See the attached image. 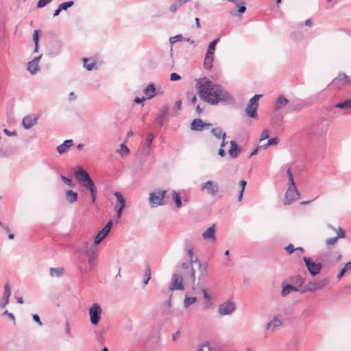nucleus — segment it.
<instances>
[{"label": "nucleus", "mask_w": 351, "mask_h": 351, "mask_svg": "<svg viewBox=\"0 0 351 351\" xmlns=\"http://www.w3.org/2000/svg\"><path fill=\"white\" fill-rule=\"evenodd\" d=\"M197 88L201 99L210 105H217L220 101H234L233 97L223 86L209 80L204 78L197 82Z\"/></svg>", "instance_id": "1"}, {"label": "nucleus", "mask_w": 351, "mask_h": 351, "mask_svg": "<svg viewBox=\"0 0 351 351\" xmlns=\"http://www.w3.org/2000/svg\"><path fill=\"white\" fill-rule=\"evenodd\" d=\"M75 176L78 180L80 185L87 189L89 191L96 189L88 173L82 167L78 168V169L75 172Z\"/></svg>", "instance_id": "2"}, {"label": "nucleus", "mask_w": 351, "mask_h": 351, "mask_svg": "<svg viewBox=\"0 0 351 351\" xmlns=\"http://www.w3.org/2000/svg\"><path fill=\"white\" fill-rule=\"evenodd\" d=\"M166 190H155L154 192L149 193V202L152 208H155L159 206L165 204L164 200L166 195Z\"/></svg>", "instance_id": "3"}, {"label": "nucleus", "mask_w": 351, "mask_h": 351, "mask_svg": "<svg viewBox=\"0 0 351 351\" xmlns=\"http://www.w3.org/2000/svg\"><path fill=\"white\" fill-rule=\"evenodd\" d=\"M263 97V95H255L249 101L245 109L246 114L251 118L256 119L258 117L257 108L258 107V99Z\"/></svg>", "instance_id": "4"}, {"label": "nucleus", "mask_w": 351, "mask_h": 351, "mask_svg": "<svg viewBox=\"0 0 351 351\" xmlns=\"http://www.w3.org/2000/svg\"><path fill=\"white\" fill-rule=\"evenodd\" d=\"M200 190L211 197H216L219 194V186L215 181L208 180L201 184Z\"/></svg>", "instance_id": "5"}, {"label": "nucleus", "mask_w": 351, "mask_h": 351, "mask_svg": "<svg viewBox=\"0 0 351 351\" xmlns=\"http://www.w3.org/2000/svg\"><path fill=\"white\" fill-rule=\"evenodd\" d=\"M304 262L305 265L310 273V274L314 277L319 274L322 268V264L319 263H316L313 261V259L310 257L304 256L303 257Z\"/></svg>", "instance_id": "6"}, {"label": "nucleus", "mask_w": 351, "mask_h": 351, "mask_svg": "<svg viewBox=\"0 0 351 351\" xmlns=\"http://www.w3.org/2000/svg\"><path fill=\"white\" fill-rule=\"evenodd\" d=\"M328 283L329 280L328 278L310 281L305 285V290L311 292H315L317 290L322 289L326 287Z\"/></svg>", "instance_id": "7"}, {"label": "nucleus", "mask_w": 351, "mask_h": 351, "mask_svg": "<svg viewBox=\"0 0 351 351\" xmlns=\"http://www.w3.org/2000/svg\"><path fill=\"white\" fill-rule=\"evenodd\" d=\"M90 320L93 325L96 326L100 319L101 315V308L100 306L95 303L89 308Z\"/></svg>", "instance_id": "8"}, {"label": "nucleus", "mask_w": 351, "mask_h": 351, "mask_svg": "<svg viewBox=\"0 0 351 351\" xmlns=\"http://www.w3.org/2000/svg\"><path fill=\"white\" fill-rule=\"evenodd\" d=\"M300 197V194L296 189L295 185L289 186L286 193H285V199L284 201V204H291L294 201L297 200Z\"/></svg>", "instance_id": "9"}, {"label": "nucleus", "mask_w": 351, "mask_h": 351, "mask_svg": "<svg viewBox=\"0 0 351 351\" xmlns=\"http://www.w3.org/2000/svg\"><path fill=\"white\" fill-rule=\"evenodd\" d=\"M328 228L335 231L337 236L328 238L326 240L325 243L327 246L334 245L337 243L339 239L346 237V232L341 228L339 227L338 228H335L330 224L328 225Z\"/></svg>", "instance_id": "10"}, {"label": "nucleus", "mask_w": 351, "mask_h": 351, "mask_svg": "<svg viewBox=\"0 0 351 351\" xmlns=\"http://www.w3.org/2000/svg\"><path fill=\"white\" fill-rule=\"evenodd\" d=\"M235 310V304L232 302H226L220 304L218 307V313L221 315L232 314Z\"/></svg>", "instance_id": "11"}, {"label": "nucleus", "mask_w": 351, "mask_h": 351, "mask_svg": "<svg viewBox=\"0 0 351 351\" xmlns=\"http://www.w3.org/2000/svg\"><path fill=\"white\" fill-rule=\"evenodd\" d=\"M169 290H183V277L178 274H174L172 276L171 283L169 287Z\"/></svg>", "instance_id": "12"}, {"label": "nucleus", "mask_w": 351, "mask_h": 351, "mask_svg": "<svg viewBox=\"0 0 351 351\" xmlns=\"http://www.w3.org/2000/svg\"><path fill=\"white\" fill-rule=\"evenodd\" d=\"M82 248L84 250L86 256L88 258H96L97 247V245L89 243L87 241H84L82 243Z\"/></svg>", "instance_id": "13"}, {"label": "nucleus", "mask_w": 351, "mask_h": 351, "mask_svg": "<svg viewBox=\"0 0 351 351\" xmlns=\"http://www.w3.org/2000/svg\"><path fill=\"white\" fill-rule=\"evenodd\" d=\"M112 226V221H109L106 225L98 232L95 238L94 243L98 245L106 237Z\"/></svg>", "instance_id": "14"}, {"label": "nucleus", "mask_w": 351, "mask_h": 351, "mask_svg": "<svg viewBox=\"0 0 351 351\" xmlns=\"http://www.w3.org/2000/svg\"><path fill=\"white\" fill-rule=\"evenodd\" d=\"M38 119V114H28L22 120L23 126L25 129H30L37 123Z\"/></svg>", "instance_id": "15"}, {"label": "nucleus", "mask_w": 351, "mask_h": 351, "mask_svg": "<svg viewBox=\"0 0 351 351\" xmlns=\"http://www.w3.org/2000/svg\"><path fill=\"white\" fill-rule=\"evenodd\" d=\"M211 125V123H203L200 119H195L191 123V130L194 131H202L208 129Z\"/></svg>", "instance_id": "16"}, {"label": "nucleus", "mask_w": 351, "mask_h": 351, "mask_svg": "<svg viewBox=\"0 0 351 351\" xmlns=\"http://www.w3.org/2000/svg\"><path fill=\"white\" fill-rule=\"evenodd\" d=\"M282 323L281 320L278 319L276 316H274L265 325V330L269 331L270 332H273L276 328L280 327L282 326Z\"/></svg>", "instance_id": "17"}, {"label": "nucleus", "mask_w": 351, "mask_h": 351, "mask_svg": "<svg viewBox=\"0 0 351 351\" xmlns=\"http://www.w3.org/2000/svg\"><path fill=\"white\" fill-rule=\"evenodd\" d=\"M343 82L346 84H350L349 77L344 73H339L337 77H335L331 82V85L334 86H339L338 83Z\"/></svg>", "instance_id": "18"}, {"label": "nucleus", "mask_w": 351, "mask_h": 351, "mask_svg": "<svg viewBox=\"0 0 351 351\" xmlns=\"http://www.w3.org/2000/svg\"><path fill=\"white\" fill-rule=\"evenodd\" d=\"M73 145V141L71 139L65 140L63 143L57 147L56 149L59 154L66 153L68 149Z\"/></svg>", "instance_id": "19"}, {"label": "nucleus", "mask_w": 351, "mask_h": 351, "mask_svg": "<svg viewBox=\"0 0 351 351\" xmlns=\"http://www.w3.org/2000/svg\"><path fill=\"white\" fill-rule=\"evenodd\" d=\"M289 103V100L283 95H280L275 103L274 106V111H278L280 109L286 106Z\"/></svg>", "instance_id": "20"}, {"label": "nucleus", "mask_w": 351, "mask_h": 351, "mask_svg": "<svg viewBox=\"0 0 351 351\" xmlns=\"http://www.w3.org/2000/svg\"><path fill=\"white\" fill-rule=\"evenodd\" d=\"M169 112V107L167 106H164L160 112V114L156 119V122L161 128L164 125L165 118Z\"/></svg>", "instance_id": "21"}, {"label": "nucleus", "mask_w": 351, "mask_h": 351, "mask_svg": "<svg viewBox=\"0 0 351 351\" xmlns=\"http://www.w3.org/2000/svg\"><path fill=\"white\" fill-rule=\"evenodd\" d=\"M11 295L10 287L8 284L4 286V292L3 295V302L1 304V307L4 308L9 303L10 296Z\"/></svg>", "instance_id": "22"}, {"label": "nucleus", "mask_w": 351, "mask_h": 351, "mask_svg": "<svg viewBox=\"0 0 351 351\" xmlns=\"http://www.w3.org/2000/svg\"><path fill=\"white\" fill-rule=\"evenodd\" d=\"M282 291H281V295L282 297H285L287 296V295H289L290 293L291 292H294V291H298L299 289L298 287L293 286V285H285L284 283H282Z\"/></svg>", "instance_id": "23"}, {"label": "nucleus", "mask_w": 351, "mask_h": 351, "mask_svg": "<svg viewBox=\"0 0 351 351\" xmlns=\"http://www.w3.org/2000/svg\"><path fill=\"white\" fill-rule=\"evenodd\" d=\"M202 292L203 293L204 299L205 300L204 308L206 310L209 309L213 306V303L212 302V298H211L210 295L208 293V292L205 288L202 289Z\"/></svg>", "instance_id": "24"}, {"label": "nucleus", "mask_w": 351, "mask_h": 351, "mask_svg": "<svg viewBox=\"0 0 351 351\" xmlns=\"http://www.w3.org/2000/svg\"><path fill=\"white\" fill-rule=\"evenodd\" d=\"M49 54L51 56L58 55L61 50V44L58 41H53L50 43L49 46Z\"/></svg>", "instance_id": "25"}, {"label": "nucleus", "mask_w": 351, "mask_h": 351, "mask_svg": "<svg viewBox=\"0 0 351 351\" xmlns=\"http://www.w3.org/2000/svg\"><path fill=\"white\" fill-rule=\"evenodd\" d=\"M202 237L204 239H211L215 241V225L209 227L203 234Z\"/></svg>", "instance_id": "26"}, {"label": "nucleus", "mask_w": 351, "mask_h": 351, "mask_svg": "<svg viewBox=\"0 0 351 351\" xmlns=\"http://www.w3.org/2000/svg\"><path fill=\"white\" fill-rule=\"evenodd\" d=\"M230 143V149H229V152H228L229 155L231 158H235L237 157L238 152L240 151V149H239L236 141H231Z\"/></svg>", "instance_id": "27"}, {"label": "nucleus", "mask_w": 351, "mask_h": 351, "mask_svg": "<svg viewBox=\"0 0 351 351\" xmlns=\"http://www.w3.org/2000/svg\"><path fill=\"white\" fill-rule=\"evenodd\" d=\"M212 134L217 139L226 138V133L224 132L221 128L216 127L211 130Z\"/></svg>", "instance_id": "28"}, {"label": "nucleus", "mask_w": 351, "mask_h": 351, "mask_svg": "<svg viewBox=\"0 0 351 351\" xmlns=\"http://www.w3.org/2000/svg\"><path fill=\"white\" fill-rule=\"evenodd\" d=\"M147 99H152L156 95V88L153 84H149L143 90Z\"/></svg>", "instance_id": "29"}, {"label": "nucleus", "mask_w": 351, "mask_h": 351, "mask_svg": "<svg viewBox=\"0 0 351 351\" xmlns=\"http://www.w3.org/2000/svg\"><path fill=\"white\" fill-rule=\"evenodd\" d=\"M66 197L68 202L73 204L77 200L78 194L71 190L66 191Z\"/></svg>", "instance_id": "30"}, {"label": "nucleus", "mask_w": 351, "mask_h": 351, "mask_svg": "<svg viewBox=\"0 0 351 351\" xmlns=\"http://www.w3.org/2000/svg\"><path fill=\"white\" fill-rule=\"evenodd\" d=\"M188 1H190V0H175L174 3L171 5L169 11L173 13L176 12L180 7Z\"/></svg>", "instance_id": "31"}, {"label": "nucleus", "mask_w": 351, "mask_h": 351, "mask_svg": "<svg viewBox=\"0 0 351 351\" xmlns=\"http://www.w3.org/2000/svg\"><path fill=\"white\" fill-rule=\"evenodd\" d=\"M114 195L117 198V205L116 206L125 208V200L120 192L116 191L114 193Z\"/></svg>", "instance_id": "32"}, {"label": "nucleus", "mask_w": 351, "mask_h": 351, "mask_svg": "<svg viewBox=\"0 0 351 351\" xmlns=\"http://www.w3.org/2000/svg\"><path fill=\"white\" fill-rule=\"evenodd\" d=\"M214 60L213 56H210L206 54L204 60V66L206 69L210 70L213 67V62Z\"/></svg>", "instance_id": "33"}, {"label": "nucleus", "mask_w": 351, "mask_h": 351, "mask_svg": "<svg viewBox=\"0 0 351 351\" xmlns=\"http://www.w3.org/2000/svg\"><path fill=\"white\" fill-rule=\"evenodd\" d=\"M219 38H217L215 40H213L208 45V49L206 51L207 55L210 56H214V51L215 50L216 45L219 43Z\"/></svg>", "instance_id": "34"}, {"label": "nucleus", "mask_w": 351, "mask_h": 351, "mask_svg": "<svg viewBox=\"0 0 351 351\" xmlns=\"http://www.w3.org/2000/svg\"><path fill=\"white\" fill-rule=\"evenodd\" d=\"M330 255V253L322 254L320 255V258H320V260L322 262H324V263H326V264H330V263H333L335 262H337V261H339L341 258V255L339 254V255L337 256V257L335 261L331 262L328 259V257H329Z\"/></svg>", "instance_id": "35"}, {"label": "nucleus", "mask_w": 351, "mask_h": 351, "mask_svg": "<svg viewBox=\"0 0 351 351\" xmlns=\"http://www.w3.org/2000/svg\"><path fill=\"white\" fill-rule=\"evenodd\" d=\"M63 272L64 269L62 267H51L49 270V274L51 277H60Z\"/></svg>", "instance_id": "36"}, {"label": "nucleus", "mask_w": 351, "mask_h": 351, "mask_svg": "<svg viewBox=\"0 0 351 351\" xmlns=\"http://www.w3.org/2000/svg\"><path fill=\"white\" fill-rule=\"evenodd\" d=\"M191 265L192 264H190V263H183L181 265V267L183 269H189V272H190V276L191 277V279H192L193 282H195V270L193 268V267L191 266Z\"/></svg>", "instance_id": "37"}, {"label": "nucleus", "mask_w": 351, "mask_h": 351, "mask_svg": "<svg viewBox=\"0 0 351 351\" xmlns=\"http://www.w3.org/2000/svg\"><path fill=\"white\" fill-rule=\"evenodd\" d=\"M173 195V199L176 204V206L177 208H180L182 207V201L180 198V193L177 191H173L172 193Z\"/></svg>", "instance_id": "38"}, {"label": "nucleus", "mask_w": 351, "mask_h": 351, "mask_svg": "<svg viewBox=\"0 0 351 351\" xmlns=\"http://www.w3.org/2000/svg\"><path fill=\"white\" fill-rule=\"evenodd\" d=\"M335 108H351V99H347L342 102H339L334 106Z\"/></svg>", "instance_id": "39"}, {"label": "nucleus", "mask_w": 351, "mask_h": 351, "mask_svg": "<svg viewBox=\"0 0 351 351\" xmlns=\"http://www.w3.org/2000/svg\"><path fill=\"white\" fill-rule=\"evenodd\" d=\"M118 152L121 157H125L129 155L130 149L124 143H121L120 145V148L118 150Z\"/></svg>", "instance_id": "40"}, {"label": "nucleus", "mask_w": 351, "mask_h": 351, "mask_svg": "<svg viewBox=\"0 0 351 351\" xmlns=\"http://www.w3.org/2000/svg\"><path fill=\"white\" fill-rule=\"evenodd\" d=\"M27 70L32 73L35 74L39 70V66L37 64L32 61L28 62Z\"/></svg>", "instance_id": "41"}, {"label": "nucleus", "mask_w": 351, "mask_h": 351, "mask_svg": "<svg viewBox=\"0 0 351 351\" xmlns=\"http://www.w3.org/2000/svg\"><path fill=\"white\" fill-rule=\"evenodd\" d=\"M144 280H143V285L145 286L148 284L149 280L151 278V269L149 266H147L145 270L144 273Z\"/></svg>", "instance_id": "42"}, {"label": "nucleus", "mask_w": 351, "mask_h": 351, "mask_svg": "<svg viewBox=\"0 0 351 351\" xmlns=\"http://www.w3.org/2000/svg\"><path fill=\"white\" fill-rule=\"evenodd\" d=\"M246 184H247V182L244 180H241L239 182V185L241 186V191L239 192V197H238L239 202H241L243 198V192H244L245 188L246 186Z\"/></svg>", "instance_id": "43"}, {"label": "nucleus", "mask_w": 351, "mask_h": 351, "mask_svg": "<svg viewBox=\"0 0 351 351\" xmlns=\"http://www.w3.org/2000/svg\"><path fill=\"white\" fill-rule=\"evenodd\" d=\"M195 297L186 296L184 300V306L185 308H188L190 305L193 304L196 301Z\"/></svg>", "instance_id": "44"}, {"label": "nucleus", "mask_w": 351, "mask_h": 351, "mask_svg": "<svg viewBox=\"0 0 351 351\" xmlns=\"http://www.w3.org/2000/svg\"><path fill=\"white\" fill-rule=\"evenodd\" d=\"M73 5H74V1H69L62 3L58 6L60 7V10H66L69 8L73 6Z\"/></svg>", "instance_id": "45"}, {"label": "nucleus", "mask_w": 351, "mask_h": 351, "mask_svg": "<svg viewBox=\"0 0 351 351\" xmlns=\"http://www.w3.org/2000/svg\"><path fill=\"white\" fill-rule=\"evenodd\" d=\"M287 175L288 176V180H289V186H295V182H294V180H293V176L292 174V172H291V168H288L287 169Z\"/></svg>", "instance_id": "46"}, {"label": "nucleus", "mask_w": 351, "mask_h": 351, "mask_svg": "<svg viewBox=\"0 0 351 351\" xmlns=\"http://www.w3.org/2000/svg\"><path fill=\"white\" fill-rule=\"evenodd\" d=\"M182 40H184V37L182 36V34H178V35L175 36L171 37L169 38V43L172 45L174 43H176V42L181 41Z\"/></svg>", "instance_id": "47"}, {"label": "nucleus", "mask_w": 351, "mask_h": 351, "mask_svg": "<svg viewBox=\"0 0 351 351\" xmlns=\"http://www.w3.org/2000/svg\"><path fill=\"white\" fill-rule=\"evenodd\" d=\"M62 180L70 187H74L75 183L71 178H67L64 176H61Z\"/></svg>", "instance_id": "48"}, {"label": "nucleus", "mask_w": 351, "mask_h": 351, "mask_svg": "<svg viewBox=\"0 0 351 351\" xmlns=\"http://www.w3.org/2000/svg\"><path fill=\"white\" fill-rule=\"evenodd\" d=\"M83 61H84V66L88 70V71H91L92 69H93L94 68V66L95 64V62H91L90 64H88L87 62L88 61V60L87 58H84L83 59Z\"/></svg>", "instance_id": "49"}, {"label": "nucleus", "mask_w": 351, "mask_h": 351, "mask_svg": "<svg viewBox=\"0 0 351 351\" xmlns=\"http://www.w3.org/2000/svg\"><path fill=\"white\" fill-rule=\"evenodd\" d=\"M212 348L209 346L208 343H205L200 346L197 351H211Z\"/></svg>", "instance_id": "50"}, {"label": "nucleus", "mask_w": 351, "mask_h": 351, "mask_svg": "<svg viewBox=\"0 0 351 351\" xmlns=\"http://www.w3.org/2000/svg\"><path fill=\"white\" fill-rule=\"evenodd\" d=\"M269 136V130L267 128H265L263 130L261 133V136L260 141H262L268 138Z\"/></svg>", "instance_id": "51"}, {"label": "nucleus", "mask_w": 351, "mask_h": 351, "mask_svg": "<svg viewBox=\"0 0 351 351\" xmlns=\"http://www.w3.org/2000/svg\"><path fill=\"white\" fill-rule=\"evenodd\" d=\"M186 253H187V256H188V257L189 258L190 264H192L193 263H195L194 262L195 259H193V250L191 248L187 249L186 250Z\"/></svg>", "instance_id": "52"}, {"label": "nucleus", "mask_w": 351, "mask_h": 351, "mask_svg": "<svg viewBox=\"0 0 351 351\" xmlns=\"http://www.w3.org/2000/svg\"><path fill=\"white\" fill-rule=\"evenodd\" d=\"M150 152V147H148L147 145H143L141 150V154H143L144 156H147L149 154Z\"/></svg>", "instance_id": "53"}, {"label": "nucleus", "mask_w": 351, "mask_h": 351, "mask_svg": "<svg viewBox=\"0 0 351 351\" xmlns=\"http://www.w3.org/2000/svg\"><path fill=\"white\" fill-rule=\"evenodd\" d=\"M52 0H39L37 3L38 8H43L49 3Z\"/></svg>", "instance_id": "54"}, {"label": "nucleus", "mask_w": 351, "mask_h": 351, "mask_svg": "<svg viewBox=\"0 0 351 351\" xmlns=\"http://www.w3.org/2000/svg\"><path fill=\"white\" fill-rule=\"evenodd\" d=\"M194 262L198 263L199 267L201 270L206 271L207 269L208 265L206 263H204V264L201 263L199 261V260L196 258H195Z\"/></svg>", "instance_id": "55"}, {"label": "nucleus", "mask_w": 351, "mask_h": 351, "mask_svg": "<svg viewBox=\"0 0 351 351\" xmlns=\"http://www.w3.org/2000/svg\"><path fill=\"white\" fill-rule=\"evenodd\" d=\"M154 139V136L152 134H149L147 137L146 143L144 145L150 147Z\"/></svg>", "instance_id": "56"}, {"label": "nucleus", "mask_w": 351, "mask_h": 351, "mask_svg": "<svg viewBox=\"0 0 351 351\" xmlns=\"http://www.w3.org/2000/svg\"><path fill=\"white\" fill-rule=\"evenodd\" d=\"M278 143V138L275 137V138H271L270 139L268 140L267 141V145L269 146H271V145H277Z\"/></svg>", "instance_id": "57"}, {"label": "nucleus", "mask_w": 351, "mask_h": 351, "mask_svg": "<svg viewBox=\"0 0 351 351\" xmlns=\"http://www.w3.org/2000/svg\"><path fill=\"white\" fill-rule=\"evenodd\" d=\"M97 193V189L90 191L91 200L93 204L95 202V200H96Z\"/></svg>", "instance_id": "58"}, {"label": "nucleus", "mask_w": 351, "mask_h": 351, "mask_svg": "<svg viewBox=\"0 0 351 351\" xmlns=\"http://www.w3.org/2000/svg\"><path fill=\"white\" fill-rule=\"evenodd\" d=\"M285 250L289 254H291L294 251H295V248L292 244L288 245L285 247Z\"/></svg>", "instance_id": "59"}, {"label": "nucleus", "mask_w": 351, "mask_h": 351, "mask_svg": "<svg viewBox=\"0 0 351 351\" xmlns=\"http://www.w3.org/2000/svg\"><path fill=\"white\" fill-rule=\"evenodd\" d=\"M236 5L239 8L238 9V12L239 13H243L245 12L246 10V7L245 5V3H242L241 5H239L238 3H236Z\"/></svg>", "instance_id": "60"}, {"label": "nucleus", "mask_w": 351, "mask_h": 351, "mask_svg": "<svg viewBox=\"0 0 351 351\" xmlns=\"http://www.w3.org/2000/svg\"><path fill=\"white\" fill-rule=\"evenodd\" d=\"M125 208L115 206V210L117 214V217L120 218L122 214V211Z\"/></svg>", "instance_id": "61"}, {"label": "nucleus", "mask_w": 351, "mask_h": 351, "mask_svg": "<svg viewBox=\"0 0 351 351\" xmlns=\"http://www.w3.org/2000/svg\"><path fill=\"white\" fill-rule=\"evenodd\" d=\"M96 337L99 342H102L104 341L103 332L101 331H97Z\"/></svg>", "instance_id": "62"}, {"label": "nucleus", "mask_w": 351, "mask_h": 351, "mask_svg": "<svg viewBox=\"0 0 351 351\" xmlns=\"http://www.w3.org/2000/svg\"><path fill=\"white\" fill-rule=\"evenodd\" d=\"M3 132L5 135L8 136H16V132L15 131H10L8 129H4L3 130Z\"/></svg>", "instance_id": "63"}, {"label": "nucleus", "mask_w": 351, "mask_h": 351, "mask_svg": "<svg viewBox=\"0 0 351 351\" xmlns=\"http://www.w3.org/2000/svg\"><path fill=\"white\" fill-rule=\"evenodd\" d=\"M180 76L176 73H172L170 75V79L171 81H176L180 80Z\"/></svg>", "instance_id": "64"}]
</instances>
